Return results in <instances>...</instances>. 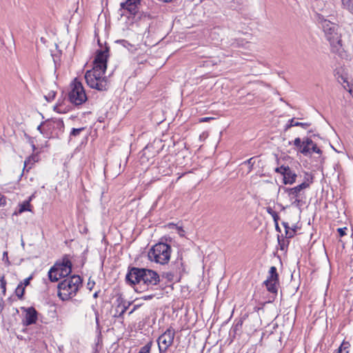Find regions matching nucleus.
I'll return each instance as SVG.
<instances>
[{
    "label": "nucleus",
    "instance_id": "nucleus-12",
    "mask_svg": "<svg viewBox=\"0 0 353 353\" xmlns=\"http://www.w3.org/2000/svg\"><path fill=\"white\" fill-rule=\"evenodd\" d=\"M21 310L26 313L23 324L26 326L36 323L38 319V312L34 307H22Z\"/></svg>",
    "mask_w": 353,
    "mask_h": 353
},
{
    "label": "nucleus",
    "instance_id": "nucleus-48",
    "mask_svg": "<svg viewBox=\"0 0 353 353\" xmlns=\"http://www.w3.org/2000/svg\"><path fill=\"white\" fill-rule=\"evenodd\" d=\"M154 296V294H150V295L143 296L141 297V299H143L144 300H149V299H152Z\"/></svg>",
    "mask_w": 353,
    "mask_h": 353
},
{
    "label": "nucleus",
    "instance_id": "nucleus-52",
    "mask_svg": "<svg viewBox=\"0 0 353 353\" xmlns=\"http://www.w3.org/2000/svg\"><path fill=\"white\" fill-rule=\"evenodd\" d=\"M210 119H212V118H210V117H203V118L200 119V122H205Z\"/></svg>",
    "mask_w": 353,
    "mask_h": 353
},
{
    "label": "nucleus",
    "instance_id": "nucleus-34",
    "mask_svg": "<svg viewBox=\"0 0 353 353\" xmlns=\"http://www.w3.org/2000/svg\"><path fill=\"white\" fill-rule=\"evenodd\" d=\"M84 130V128H72L70 132V136L77 137L79 135L80 132Z\"/></svg>",
    "mask_w": 353,
    "mask_h": 353
},
{
    "label": "nucleus",
    "instance_id": "nucleus-57",
    "mask_svg": "<svg viewBox=\"0 0 353 353\" xmlns=\"http://www.w3.org/2000/svg\"><path fill=\"white\" fill-rule=\"evenodd\" d=\"M312 132H313V130H310L308 131V133H312Z\"/></svg>",
    "mask_w": 353,
    "mask_h": 353
},
{
    "label": "nucleus",
    "instance_id": "nucleus-10",
    "mask_svg": "<svg viewBox=\"0 0 353 353\" xmlns=\"http://www.w3.org/2000/svg\"><path fill=\"white\" fill-rule=\"evenodd\" d=\"M268 274V276L263 282V284L265 285L267 290L269 292L276 296L278 292V286L279 285V274L277 273L276 268L272 266L270 268Z\"/></svg>",
    "mask_w": 353,
    "mask_h": 353
},
{
    "label": "nucleus",
    "instance_id": "nucleus-11",
    "mask_svg": "<svg viewBox=\"0 0 353 353\" xmlns=\"http://www.w3.org/2000/svg\"><path fill=\"white\" fill-rule=\"evenodd\" d=\"M72 265L69 256L65 254L60 261H57L52 268H57V274H59V277L65 278L72 272Z\"/></svg>",
    "mask_w": 353,
    "mask_h": 353
},
{
    "label": "nucleus",
    "instance_id": "nucleus-32",
    "mask_svg": "<svg viewBox=\"0 0 353 353\" xmlns=\"http://www.w3.org/2000/svg\"><path fill=\"white\" fill-rule=\"evenodd\" d=\"M128 307V306L123 305L122 307L121 311L120 312H119V311L117 310L116 313L114 314V316L117 317V318H123V315L126 312Z\"/></svg>",
    "mask_w": 353,
    "mask_h": 353
},
{
    "label": "nucleus",
    "instance_id": "nucleus-51",
    "mask_svg": "<svg viewBox=\"0 0 353 353\" xmlns=\"http://www.w3.org/2000/svg\"><path fill=\"white\" fill-rule=\"evenodd\" d=\"M149 149H150V146H149V145L145 146V147L143 148V151H142V152H143V154H142V155H143V156H145V155L147 154V152H148V150Z\"/></svg>",
    "mask_w": 353,
    "mask_h": 353
},
{
    "label": "nucleus",
    "instance_id": "nucleus-50",
    "mask_svg": "<svg viewBox=\"0 0 353 353\" xmlns=\"http://www.w3.org/2000/svg\"><path fill=\"white\" fill-rule=\"evenodd\" d=\"M274 225H275V230L279 232H281V228L279 225V221H276V222H274Z\"/></svg>",
    "mask_w": 353,
    "mask_h": 353
},
{
    "label": "nucleus",
    "instance_id": "nucleus-54",
    "mask_svg": "<svg viewBox=\"0 0 353 353\" xmlns=\"http://www.w3.org/2000/svg\"><path fill=\"white\" fill-rule=\"evenodd\" d=\"M32 148L33 151L36 149L35 145L34 144L33 142H32Z\"/></svg>",
    "mask_w": 353,
    "mask_h": 353
},
{
    "label": "nucleus",
    "instance_id": "nucleus-3",
    "mask_svg": "<svg viewBox=\"0 0 353 353\" xmlns=\"http://www.w3.org/2000/svg\"><path fill=\"white\" fill-rule=\"evenodd\" d=\"M172 239L170 236H163L160 241L154 245L148 253V259L152 262L161 265L168 264L170 259L172 248L170 243Z\"/></svg>",
    "mask_w": 353,
    "mask_h": 353
},
{
    "label": "nucleus",
    "instance_id": "nucleus-38",
    "mask_svg": "<svg viewBox=\"0 0 353 353\" xmlns=\"http://www.w3.org/2000/svg\"><path fill=\"white\" fill-rule=\"evenodd\" d=\"M302 143L303 144H306V145H310V146H312L314 144L313 141L311 139V138H309V137H306V138L303 139Z\"/></svg>",
    "mask_w": 353,
    "mask_h": 353
},
{
    "label": "nucleus",
    "instance_id": "nucleus-39",
    "mask_svg": "<svg viewBox=\"0 0 353 353\" xmlns=\"http://www.w3.org/2000/svg\"><path fill=\"white\" fill-rule=\"evenodd\" d=\"M346 230H347V228H345V227L338 228L337 231L341 237H342L346 234V232H345Z\"/></svg>",
    "mask_w": 353,
    "mask_h": 353
},
{
    "label": "nucleus",
    "instance_id": "nucleus-42",
    "mask_svg": "<svg viewBox=\"0 0 353 353\" xmlns=\"http://www.w3.org/2000/svg\"><path fill=\"white\" fill-rule=\"evenodd\" d=\"M32 279V276H30L29 277L23 280V283H21L23 284V286H27L30 284V281Z\"/></svg>",
    "mask_w": 353,
    "mask_h": 353
},
{
    "label": "nucleus",
    "instance_id": "nucleus-7",
    "mask_svg": "<svg viewBox=\"0 0 353 353\" xmlns=\"http://www.w3.org/2000/svg\"><path fill=\"white\" fill-rule=\"evenodd\" d=\"M174 336L175 330L170 327L158 337L157 341L159 353H166L174 342Z\"/></svg>",
    "mask_w": 353,
    "mask_h": 353
},
{
    "label": "nucleus",
    "instance_id": "nucleus-16",
    "mask_svg": "<svg viewBox=\"0 0 353 353\" xmlns=\"http://www.w3.org/2000/svg\"><path fill=\"white\" fill-rule=\"evenodd\" d=\"M311 125L310 123H301V122H297L294 121V118H292L290 119L288 122V123L285 125L284 130L287 131L290 128L294 126H299L301 127L303 129H307Z\"/></svg>",
    "mask_w": 353,
    "mask_h": 353
},
{
    "label": "nucleus",
    "instance_id": "nucleus-31",
    "mask_svg": "<svg viewBox=\"0 0 353 353\" xmlns=\"http://www.w3.org/2000/svg\"><path fill=\"white\" fill-rule=\"evenodd\" d=\"M46 123V121L41 122V124L38 125L37 130L46 137H48V131H46V128L45 127Z\"/></svg>",
    "mask_w": 353,
    "mask_h": 353
},
{
    "label": "nucleus",
    "instance_id": "nucleus-24",
    "mask_svg": "<svg viewBox=\"0 0 353 353\" xmlns=\"http://www.w3.org/2000/svg\"><path fill=\"white\" fill-rule=\"evenodd\" d=\"M6 285L7 282L5 279L4 275L0 274V289L1 290L3 296H5L6 294Z\"/></svg>",
    "mask_w": 353,
    "mask_h": 353
},
{
    "label": "nucleus",
    "instance_id": "nucleus-58",
    "mask_svg": "<svg viewBox=\"0 0 353 353\" xmlns=\"http://www.w3.org/2000/svg\"><path fill=\"white\" fill-rule=\"evenodd\" d=\"M29 169H31V166H30L28 169H27V171H28Z\"/></svg>",
    "mask_w": 353,
    "mask_h": 353
},
{
    "label": "nucleus",
    "instance_id": "nucleus-33",
    "mask_svg": "<svg viewBox=\"0 0 353 353\" xmlns=\"http://www.w3.org/2000/svg\"><path fill=\"white\" fill-rule=\"evenodd\" d=\"M288 168H290L288 165H281L280 167L275 168V172L281 174V175H284V173L287 171Z\"/></svg>",
    "mask_w": 353,
    "mask_h": 353
},
{
    "label": "nucleus",
    "instance_id": "nucleus-15",
    "mask_svg": "<svg viewBox=\"0 0 353 353\" xmlns=\"http://www.w3.org/2000/svg\"><path fill=\"white\" fill-rule=\"evenodd\" d=\"M283 176V183L287 184H293L296 182V179L297 177L296 174L293 172L290 168H288L287 171L284 173Z\"/></svg>",
    "mask_w": 353,
    "mask_h": 353
},
{
    "label": "nucleus",
    "instance_id": "nucleus-29",
    "mask_svg": "<svg viewBox=\"0 0 353 353\" xmlns=\"http://www.w3.org/2000/svg\"><path fill=\"white\" fill-rule=\"evenodd\" d=\"M266 212L272 216L274 222H276V221L279 220V216L278 215V213L276 212L271 207H267L266 208Z\"/></svg>",
    "mask_w": 353,
    "mask_h": 353
},
{
    "label": "nucleus",
    "instance_id": "nucleus-35",
    "mask_svg": "<svg viewBox=\"0 0 353 353\" xmlns=\"http://www.w3.org/2000/svg\"><path fill=\"white\" fill-rule=\"evenodd\" d=\"M316 153V154H321L322 151L320 148H319L316 143H314V144L311 146L310 152Z\"/></svg>",
    "mask_w": 353,
    "mask_h": 353
},
{
    "label": "nucleus",
    "instance_id": "nucleus-40",
    "mask_svg": "<svg viewBox=\"0 0 353 353\" xmlns=\"http://www.w3.org/2000/svg\"><path fill=\"white\" fill-rule=\"evenodd\" d=\"M254 159V157H252V158L246 160L245 161H244L245 164H248V165H250V170L252 169V166H253V165L254 163V161H253Z\"/></svg>",
    "mask_w": 353,
    "mask_h": 353
},
{
    "label": "nucleus",
    "instance_id": "nucleus-55",
    "mask_svg": "<svg viewBox=\"0 0 353 353\" xmlns=\"http://www.w3.org/2000/svg\"><path fill=\"white\" fill-rule=\"evenodd\" d=\"M97 296H98V292H95V293L94 294V298H97Z\"/></svg>",
    "mask_w": 353,
    "mask_h": 353
},
{
    "label": "nucleus",
    "instance_id": "nucleus-46",
    "mask_svg": "<svg viewBox=\"0 0 353 353\" xmlns=\"http://www.w3.org/2000/svg\"><path fill=\"white\" fill-rule=\"evenodd\" d=\"M6 204V198L3 195L0 194V206Z\"/></svg>",
    "mask_w": 353,
    "mask_h": 353
},
{
    "label": "nucleus",
    "instance_id": "nucleus-5",
    "mask_svg": "<svg viewBox=\"0 0 353 353\" xmlns=\"http://www.w3.org/2000/svg\"><path fill=\"white\" fill-rule=\"evenodd\" d=\"M68 100L72 105L78 108L88 101L85 89L77 78L70 84V90L68 93Z\"/></svg>",
    "mask_w": 353,
    "mask_h": 353
},
{
    "label": "nucleus",
    "instance_id": "nucleus-47",
    "mask_svg": "<svg viewBox=\"0 0 353 353\" xmlns=\"http://www.w3.org/2000/svg\"><path fill=\"white\" fill-rule=\"evenodd\" d=\"M95 314H96V324H97V328L98 330H99V329H100V325H99V314H98V312H97L95 313Z\"/></svg>",
    "mask_w": 353,
    "mask_h": 353
},
{
    "label": "nucleus",
    "instance_id": "nucleus-9",
    "mask_svg": "<svg viewBox=\"0 0 353 353\" xmlns=\"http://www.w3.org/2000/svg\"><path fill=\"white\" fill-rule=\"evenodd\" d=\"M48 137H59L64 132V123L61 119H47L45 123Z\"/></svg>",
    "mask_w": 353,
    "mask_h": 353
},
{
    "label": "nucleus",
    "instance_id": "nucleus-37",
    "mask_svg": "<svg viewBox=\"0 0 353 353\" xmlns=\"http://www.w3.org/2000/svg\"><path fill=\"white\" fill-rule=\"evenodd\" d=\"M293 144L296 148H299V150L302 145L301 139L299 137L296 138L293 141Z\"/></svg>",
    "mask_w": 353,
    "mask_h": 353
},
{
    "label": "nucleus",
    "instance_id": "nucleus-30",
    "mask_svg": "<svg viewBox=\"0 0 353 353\" xmlns=\"http://www.w3.org/2000/svg\"><path fill=\"white\" fill-rule=\"evenodd\" d=\"M37 161V158L36 156L32 155L30 156L26 161H24V167L23 171L26 169L29 164L32 165L34 162Z\"/></svg>",
    "mask_w": 353,
    "mask_h": 353
},
{
    "label": "nucleus",
    "instance_id": "nucleus-1",
    "mask_svg": "<svg viewBox=\"0 0 353 353\" xmlns=\"http://www.w3.org/2000/svg\"><path fill=\"white\" fill-rule=\"evenodd\" d=\"M109 50V47L105 46L104 50H97L92 69L86 71L84 77L88 85L98 91H107L110 88V81L108 77L104 76L107 69Z\"/></svg>",
    "mask_w": 353,
    "mask_h": 353
},
{
    "label": "nucleus",
    "instance_id": "nucleus-8",
    "mask_svg": "<svg viewBox=\"0 0 353 353\" xmlns=\"http://www.w3.org/2000/svg\"><path fill=\"white\" fill-rule=\"evenodd\" d=\"M170 270L165 272V277L168 280H173L174 278H181L185 272L182 254H179L176 259L170 264Z\"/></svg>",
    "mask_w": 353,
    "mask_h": 353
},
{
    "label": "nucleus",
    "instance_id": "nucleus-56",
    "mask_svg": "<svg viewBox=\"0 0 353 353\" xmlns=\"http://www.w3.org/2000/svg\"><path fill=\"white\" fill-rule=\"evenodd\" d=\"M3 256H8V254H7V252H4V253H3Z\"/></svg>",
    "mask_w": 353,
    "mask_h": 353
},
{
    "label": "nucleus",
    "instance_id": "nucleus-36",
    "mask_svg": "<svg viewBox=\"0 0 353 353\" xmlns=\"http://www.w3.org/2000/svg\"><path fill=\"white\" fill-rule=\"evenodd\" d=\"M55 95H56V93L55 92H50L48 93V94L47 96H46V99L48 101H52L54 97H55Z\"/></svg>",
    "mask_w": 353,
    "mask_h": 353
},
{
    "label": "nucleus",
    "instance_id": "nucleus-6",
    "mask_svg": "<svg viewBox=\"0 0 353 353\" xmlns=\"http://www.w3.org/2000/svg\"><path fill=\"white\" fill-rule=\"evenodd\" d=\"M318 21L321 24L326 39L330 42V45L334 46L336 43H339L341 40L337 33V26L330 21L325 19L322 15L318 17Z\"/></svg>",
    "mask_w": 353,
    "mask_h": 353
},
{
    "label": "nucleus",
    "instance_id": "nucleus-26",
    "mask_svg": "<svg viewBox=\"0 0 353 353\" xmlns=\"http://www.w3.org/2000/svg\"><path fill=\"white\" fill-rule=\"evenodd\" d=\"M152 341H150L144 346L141 347L138 353H150L152 346Z\"/></svg>",
    "mask_w": 353,
    "mask_h": 353
},
{
    "label": "nucleus",
    "instance_id": "nucleus-28",
    "mask_svg": "<svg viewBox=\"0 0 353 353\" xmlns=\"http://www.w3.org/2000/svg\"><path fill=\"white\" fill-rule=\"evenodd\" d=\"M278 242L280 245V249L281 250H284L285 248L288 245L289 241H285L283 236V235L279 236L278 235Z\"/></svg>",
    "mask_w": 353,
    "mask_h": 353
},
{
    "label": "nucleus",
    "instance_id": "nucleus-14",
    "mask_svg": "<svg viewBox=\"0 0 353 353\" xmlns=\"http://www.w3.org/2000/svg\"><path fill=\"white\" fill-rule=\"evenodd\" d=\"M247 317V315L243 316L239 319H236L233 323V325L230 330V334H233V337H235L236 334H240L242 330L243 321Z\"/></svg>",
    "mask_w": 353,
    "mask_h": 353
},
{
    "label": "nucleus",
    "instance_id": "nucleus-20",
    "mask_svg": "<svg viewBox=\"0 0 353 353\" xmlns=\"http://www.w3.org/2000/svg\"><path fill=\"white\" fill-rule=\"evenodd\" d=\"M282 225L285 228V237L286 239H291L294 237V236L296 234V230H291L288 225V223L287 222H283Z\"/></svg>",
    "mask_w": 353,
    "mask_h": 353
},
{
    "label": "nucleus",
    "instance_id": "nucleus-4",
    "mask_svg": "<svg viewBox=\"0 0 353 353\" xmlns=\"http://www.w3.org/2000/svg\"><path fill=\"white\" fill-rule=\"evenodd\" d=\"M83 279L79 275L67 277L58 284V296L62 301H68L75 296L82 287Z\"/></svg>",
    "mask_w": 353,
    "mask_h": 353
},
{
    "label": "nucleus",
    "instance_id": "nucleus-59",
    "mask_svg": "<svg viewBox=\"0 0 353 353\" xmlns=\"http://www.w3.org/2000/svg\"><path fill=\"white\" fill-rule=\"evenodd\" d=\"M170 225L173 226V225H174V223H170Z\"/></svg>",
    "mask_w": 353,
    "mask_h": 353
},
{
    "label": "nucleus",
    "instance_id": "nucleus-43",
    "mask_svg": "<svg viewBox=\"0 0 353 353\" xmlns=\"http://www.w3.org/2000/svg\"><path fill=\"white\" fill-rule=\"evenodd\" d=\"M54 110L58 113H63L65 112V110H63L62 106L61 105H57L54 106Z\"/></svg>",
    "mask_w": 353,
    "mask_h": 353
},
{
    "label": "nucleus",
    "instance_id": "nucleus-53",
    "mask_svg": "<svg viewBox=\"0 0 353 353\" xmlns=\"http://www.w3.org/2000/svg\"><path fill=\"white\" fill-rule=\"evenodd\" d=\"M52 57H53V60H54V63L57 64L58 57L57 56H54V55H52Z\"/></svg>",
    "mask_w": 353,
    "mask_h": 353
},
{
    "label": "nucleus",
    "instance_id": "nucleus-49",
    "mask_svg": "<svg viewBox=\"0 0 353 353\" xmlns=\"http://www.w3.org/2000/svg\"><path fill=\"white\" fill-rule=\"evenodd\" d=\"M140 304L134 305L132 310L129 312V314H132L137 309H138L140 307Z\"/></svg>",
    "mask_w": 353,
    "mask_h": 353
},
{
    "label": "nucleus",
    "instance_id": "nucleus-13",
    "mask_svg": "<svg viewBox=\"0 0 353 353\" xmlns=\"http://www.w3.org/2000/svg\"><path fill=\"white\" fill-rule=\"evenodd\" d=\"M140 3L136 1H128L126 0L125 2H122L120 4L121 10H127L130 14L135 16L138 13V5Z\"/></svg>",
    "mask_w": 353,
    "mask_h": 353
},
{
    "label": "nucleus",
    "instance_id": "nucleus-25",
    "mask_svg": "<svg viewBox=\"0 0 353 353\" xmlns=\"http://www.w3.org/2000/svg\"><path fill=\"white\" fill-rule=\"evenodd\" d=\"M24 293L25 287L23 286L22 283H19L15 290V294L19 299H21L23 296Z\"/></svg>",
    "mask_w": 353,
    "mask_h": 353
},
{
    "label": "nucleus",
    "instance_id": "nucleus-44",
    "mask_svg": "<svg viewBox=\"0 0 353 353\" xmlns=\"http://www.w3.org/2000/svg\"><path fill=\"white\" fill-rule=\"evenodd\" d=\"M95 285V282L94 281H91L90 279H89V281L87 284V287L90 290H92V288Z\"/></svg>",
    "mask_w": 353,
    "mask_h": 353
},
{
    "label": "nucleus",
    "instance_id": "nucleus-22",
    "mask_svg": "<svg viewBox=\"0 0 353 353\" xmlns=\"http://www.w3.org/2000/svg\"><path fill=\"white\" fill-rule=\"evenodd\" d=\"M56 268L52 267L48 272V278L51 282H57L61 278L59 277V274H57Z\"/></svg>",
    "mask_w": 353,
    "mask_h": 353
},
{
    "label": "nucleus",
    "instance_id": "nucleus-2",
    "mask_svg": "<svg viewBox=\"0 0 353 353\" xmlns=\"http://www.w3.org/2000/svg\"><path fill=\"white\" fill-rule=\"evenodd\" d=\"M160 276L152 270L129 267L125 275V282L133 287L136 292L153 290L160 283Z\"/></svg>",
    "mask_w": 353,
    "mask_h": 353
},
{
    "label": "nucleus",
    "instance_id": "nucleus-19",
    "mask_svg": "<svg viewBox=\"0 0 353 353\" xmlns=\"http://www.w3.org/2000/svg\"><path fill=\"white\" fill-rule=\"evenodd\" d=\"M285 192H286L290 197V199H294V198H299L301 192L298 190L295 187L294 188H284Z\"/></svg>",
    "mask_w": 353,
    "mask_h": 353
},
{
    "label": "nucleus",
    "instance_id": "nucleus-18",
    "mask_svg": "<svg viewBox=\"0 0 353 353\" xmlns=\"http://www.w3.org/2000/svg\"><path fill=\"white\" fill-rule=\"evenodd\" d=\"M307 177H305V181L302 183L295 186V188L301 192V190L306 189L310 187V184L313 183V176L312 174H306Z\"/></svg>",
    "mask_w": 353,
    "mask_h": 353
},
{
    "label": "nucleus",
    "instance_id": "nucleus-23",
    "mask_svg": "<svg viewBox=\"0 0 353 353\" xmlns=\"http://www.w3.org/2000/svg\"><path fill=\"white\" fill-rule=\"evenodd\" d=\"M342 6L353 14V0H341Z\"/></svg>",
    "mask_w": 353,
    "mask_h": 353
},
{
    "label": "nucleus",
    "instance_id": "nucleus-17",
    "mask_svg": "<svg viewBox=\"0 0 353 353\" xmlns=\"http://www.w3.org/2000/svg\"><path fill=\"white\" fill-rule=\"evenodd\" d=\"M32 200V196H30L28 200L24 201L22 203L19 205V210L15 212V214H21L23 212L29 211L31 212V204L30 201Z\"/></svg>",
    "mask_w": 353,
    "mask_h": 353
},
{
    "label": "nucleus",
    "instance_id": "nucleus-41",
    "mask_svg": "<svg viewBox=\"0 0 353 353\" xmlns=\"http://www.w3.org/2000/svg\"><path fill=\"white\" fill-rule=\"evenodd\" d=\"M302 201L299 198H294V201L292 203V205L296 207H300L301 205Z\"/></svg>",
    "mask_w": 353,
    "mask_h": 353
},
{
    "label": "nucleus",
    "instance_id": "nucleus-21",
    "mask_svg": "<svg viewBox=\"0 0 353 353\" xmlns=\"http://www.w3.org/2000/svg\"><path fill=\"white\" fill-rule=\"evenodd\" d=\"M117 43L121 44L123 47L127 48L129 51L134 52L137 50L135 46L125 39H119L115 41Z\"/></svg>",
    "mask_w": 353,
    "mask_h": 353
},
{
    "label": "nucleus",
    "instance_id": "nucleus-27",
    "mask_svg": "<svg viewBox=\"0 0 353 353\" xmlns=\"http://www.w3.org/2000/svg\"><path fill=\"white\" fill-rule=\"evenodd\" d=\"M311 146L302 143L301 147L299 150V152L305 156H307L311 154L310 152Z\"/></svg>",
    "mask_w": 353,
    "mask_h": 353
},
{
    "label": "nucleus",
    "instance_id": "nucleus-45",
    "mask_svg": "<svg viewBox=\"0 0 353 353\" xmlns=\"http://www.w3.org/2000/svg\"><path fill=\"white\" fill-rule=\"evenodd\" d=\"M4 309V301L3 297L0 298V314L3 312Z\"/></svg>",
    "mask_w": 353,
    "mask_h": 353
}]
</instances>
